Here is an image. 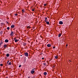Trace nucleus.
I'll list each match as a JSON object with an SVG mask.
<instances>
[{
	"label": "nucleus",
	"instance_id": "f257e3e1",
	"mask_svg": "<svg viewBox=\"0 0 78 78\" xmlns=\"http://www.w3.org/2000/svg\"><path fill=\"white\" fill-rule=\"evenodd\" d=\"M24 55L25 56H26V57H28V53L27 52H26L24 53Z\"/></svg>",
	"mask_w": 78,
	"mask_h": 78
},
{
	"label": "nucleus",
	"instance_id": "f03ea898",
	"mask_svg": "<svg viewBox=\"0 0 78 78\" xmlns=\"http://www.w3.org/2000/svg\"><path fill=\"white\" fill-rule=\"evenodd\" d=\"M30 73H31V74H33L34 73V71L33 70L31 71L30 72Z\"/></svg>",
	"mask_w": 78,
	"mask_h": 78
},
{
	"label": "nucleus",
	"instance_id": "7ed1b4c3",
	"mask_svg": "<svg viewBox=\"0 0 78 78\" xmlns=\"http://www.w3.org/2000/svg\"><path fill=\"white\" fill-rule=\"evenodd\" d=\"M59 24H60V25H62V24H63V22L61 21H59Z\"/></svg>",
	"mask_w": 78,
	"mask_h": 78
},
{
	"label": "nucleus",
	"instance_id": "20e7f679",
	"mask_svg": "<svg viewBox=\"0 0 78 78\" xmlns=\"http://www.w3.org/2000/svg\"><path fill=\"white\" fill-rule=\"evenodd\" d=\"M47 46L48 47H51V44H48L47 45Z\"/></svg>",
	"mask_w": 78,
	"mask_h": 78
},
{
	"label": "nucleus",
	"instance_id": "39448f33",
	"mask_svg": "<svg viewBox=\"0 0 78 78\" xmlns=\"http://www.w3.org/2000/svg\"><path fill=\"white\" fill-rule=\"evenodd\" d=\"M13 33H14V32H13L11 31V33L10 34V35L11 36H12V34H13Z\"/></svg>",
	"mask_w": 78,
	"mask_h": 78
},
{
	"label": "nucleus",
	"instance_id": "423d86ee",
	"mask_svg": "<svg viewBox=\"0 0 78 78\" xmlns=\"http://www.w3.org/2000/svg\"><path fill=\"white\" fill-rule=\"evenodd\" d=\"M14 27H15V26L14 25H12L11 26V28H14Z\"/></svg>",
	"mask_w": 78,
	"mask_h": 78
},
{
	"label": "nucleus",
	"instance_id": "0eeeda50",
	"mask_svg": "<svg viewBox=\"0 0 78 78\" xmlns=\"http://www.w3.org/2000/svg\"><path fill=\"white\" fill-rule=\"evenodd\" d=\"M47 73H46V72H44V75H47Z\"/></svg>",
	"mask_w": 78,
	"mask_h": 78
},
{
	"label": "nucleus",
	"instance_id": "6e6552de",
	"mask_svg": "<svg viewBox=\"0 0 78 78\" xmlns=\"http://www.w3.org/2000/svg\"><path fill=\"white\" fill-rule=\"evenodd\" d=\"M19 41V40H16L15 41V42H18Z\"/></svg>",
	"mask_w": 78,
	"mask_h": 78
},
{
	"label": "nucleus",
	"instance_id": "1a4fd4ad",
	"mask_svg": "<svg viewBox=\"0 0 78 78\" xmlns=\"http://www.w3.org/2000/svg\"><path fill=\"white\" fill-rule=\"evenodd\" d=\"M7 47V45L6 44H5L4 45V48H6Z\"/></svg>",
	"mask_w": 78,
	"mask_h": 78
},
{
	"label": "nucleus",
	"instance_id": "9d476101",
	"mask_svg": "<svg viewBox=\"0 0 78 78\" xmlns=\"http://www.w3.org/2000/svg\"><path fill=\"white\" fill-rule=\"evenodd\" d=\"M9 54H7L6 55V56L7 57H9Z\"/></svg>",
	"mask_w": 78,
	"mask_h": 78
},
{
	"label": "nucleus",
	"instance_id": "9b49d317",
	"mask_svg": "<svg viewBox=\"0 0 78 78\" xmlns=\"http://www.w3.org/2000/svg\"><path fill=\"white\" fill-rule=\"evenodd\" d=\"M46 23L47 25H49L50 23L48 21H46Z\"/></svg>",
	"mask_w": 78,
	"mask_h": 78
},
{
	"label": "nucleus",
	"instance_id": "f8f14e48",
	"mask_svg": "<svg viewBox=\"0 0 78 78\" xmlns=\"http://www.w3.org/2000/svg\"><path fill=\"white\" fill-rule=\"evenodd\" d=\"M61 34L60 33L58 34V37H61Z\"/></svg>",
	"mask_w": 78,
	"mask_h": 78
},
{
	"label": "nucleus",
	"instance_id": "ddd939ff",
	"mask_svg": "<svg viewBox=\"0 0 78 78\" xmlns=\"http://www.w3.org/2000/svg\"><path fill=\"white\" fill-rule=\"evenodd\" d=\"M9 41L8 39H6L5 40V42H8Z\"/></svg>",
	"mask_w": 78,
	"mask_h": 78
},
{
	"label": "nucleus",
	"instance_id": "4468645a",
	"mask_svg": "<svg viewBox=\"0 0 78 78\" xmlns=\"http://www.w3.org/2000/svg\"><path fill=\"white\" fill-rule=\"evenodd\" d=\"M47 18L45 17V22H47Z\"/></svg>",
	"mask_w": 78,
	"mask_h": 78
},
{
	"label": "nucleus",
	"instance_id": "2eb2a0df",
	"mask_svg": "<svg viewBox=\"0 0 78 78\" xmlns=\"http://www.w3.org/2000/svg\"><path fill=\"white\" fill-rule=\"evenodd\" d=\"M26 45H27V43H24L23 44V45L24 46H26Z\"/></svg>",
	"mask_w": 78,
	"mask_h": 78
},
{
	"label": "nucleus",
	"instance_id": "dca6fc26",
	"mask_svg": "<svg viewBox=\"0 0 78 78\" xmlns=\"http://www.w3.org/2000/svg\"><path fill=\"white\" fill-rule=\"evenodd\" d=\"M3 44V42H2L0 44V47L2 46V44Z\"/></svg>",
	"mask_w": 78,
	"mask_h": 78
},
{
	"label": "nucleus",
	"instance_id": "f3484780",
	"mask_svg": "<svg viewBox=\"0 0 78 78\" xmlns=\"http://www.w3.org/2000/svg\"><path fill=\"white\" fill-rule=\"evenodd\" d=\"M58 58V56H55V59H57Z\"/></svg>",
	"mask_w": 78,
	"mask_h": 78
},
{
	"label": "nucleus",
	"instance_id": "a211bd4d",
	"mask_svg": "<svg viewBox=\"0 0 78 78\" xmlns=\"http://www.w3.org/2000/svg\"><path fill=\"white\" fill-rule=\"evenodd\" d=\"M11 65V62H9L8 64V65Z\"/></svg>",
	"mask_w": 78,
	"mask_h": 78
},
{
	"label": "nucleus",
	"instance_id": "6ab92c4d",
	"mask_svg": "<svg viewBox=\"0 0 78 78\" xmlns=\"http://www.w3.org/2000/svg\"><path fill=\"white\" fill-rule=\"evenodd\" d=\"M43 64L44 66H46V63H43Z\"/></svg>",
	"mask_w": 78,
	"mask_h": 78
},
{
	"label": "nucleus",
	"instance_id": "aec40b11",
	"mask_svg": "<svg viewBox=\"0 0 78 78\" xmlns=\"http://www.w3.org/2000/svg\"><path fill=\"white\" fill-rule=\"evenodd\" d=\"M22 12H25V11H24V10L23 9L22 10Z\"/></svg>",
	"mask_w": 78,
	"mask_h": 78
},
{
	"label": "nucleus",
	"instance_id": "412c9836",
	"mask_svg": "<svg viewBox=\"0 0 78 78\" xmlns=\"http://www.w3.org/2000/svg\"><path fill=\"white\" fill-rule=\"evenodd\" d=\"M27 28H30V26H28V27H27Z\"/></svg>",
	"mask_w": 78,
	"mask_h": 78
},
{
	"label": "nucleus",
	"instance_id": "4be33fe9",
	"mask_svg": "<svg viewBox=\"0 0 78 78\" xmlns=\"http://www.w3.org/2000/svg\"><path fill=\"white\" fill-rule=\"evenodd\" d=\"M21 65H20L19 66V68L21 67Z\"/></svg>",
	"mask_w": 78,
	"mask_h": 78
},
{
	"label": "nucleus",
	"instance_id": "5701e85b",
	"mask_svg": "<svg viewBox=\"0 0 78 78\" xmlns=\"http://www.w3.org/2000/svg\"><path fill=\"white\" fill-rule=\"evenodd\" d=\"M0 66H3V64H1Z\"/></svg>",
	"mask_w": 78,
	"mask_h": 78
},
{
	"label": "nucleus",
	"instance_id": "b1692460",
	"mask_svg": "<svg viewBox=\"0 0 78 78\" xmlns=\"http://www.w3.org/2000/svg\"><path fill=\"white\" fill-rule=\"evenodd\" d=\"M46 5H47V4H44V6H46Z\"/></svg>",
	"mask_w": 78,
	"mask_h": 78
},
{
	"label": "nucleus",
	"instance_id": "393cba45",
	"mask_svg": "<svg viewBox=\"0 0 78 78\" xmlns=\"http://www.w3.org/2000/svg\"><path fill=\"white\" fill-rule=\"evenodd\" d=\"M7 29L8 30H9V27H8L7 28Z\"/></svg>",
	"mask_w": 78,
	"mask_h": 78
},
{
	"label": "nucleus",
	"instance_id": "a878e982",
	"mask_svg": "<svg viewBox=\"0 0 78 78\" xmlns=\"http://www.w3.org/2000/svg\"><path fill=\"white\" fill-rule=\"evenodd\" d=\"M18 15V14H15V16H17Z\"/></svg>",
	"mask_w": 78,
	"mask_h": 78
},
{
	"label": "nucleus",
	"instance_id": "bb28decb",
	"mask_svg": "<svg viewBox=\"0 0 78 78\" xmlns=\"http://www.w3.org/2000/svg\"><path fill=\"white\" fill-rule=\"evenodd\" d=\"M32 11H34V9H32Z\"/></svg>",
	"mask_w": 78,
	"mask_h": 78
},
{
	"label": "nucleus",
	"instance_id": "cd10ccee",
	"mask_svg": "<svg viewBox=\"0 0 78 78\" xmlns=\"http://www.w3.org/2000/svg\"><path fill=\"white\" fill-rule=\"evenodd\" d=\"M14 40H15H15H16V37L14 38Z\"/></svg>",
	"mask_w": 78,
	"mask_h": 78
},
{
	"label": "nucleus",
	"instance_id": "c85d7f7f",
	"mask_svg": "<svg viewBox=\"0 0 78 78\" xmlns=\"http://www.w3.org/2000/svg\"><path fill=\"white\" fill-rule=\"evenodd\" d=\"M42 59H44V58H42Z\"/></svg>",
	"mask_w": 78,
	"mask_h": 78
},
{
	"label": "nucleus",
	"instance_id": "c756f323",
	"mask_svg": "<svg viewBox=\"0 0 78 78\" xmlns=\"http://www.w3.org/2000/svg\"><path fill=\"white\" fill-rule=\"evenodd\" d=\"M35 69V68L33 69H32V70H34Z\"/></svg>",
	"mask_w": 78,
	"mask_h": 78
},
{
	"label": "nucleus",
	"instance_id": "7c9ffc66",
	"mask_svg": "<svg viewBox=\"0 0 78 78\" xmlns=\"http://www.w3.org/2000/svg\"><path fill=\"white\" fill-rule=\"evenodd\" d=\"M53 48H55V47H53Z\"/></svg>",
	"mask_w": 78,
	"mask_h": 78
},
{
	"label": "nucleus",
	"instance_id": "2f4dec72",
	"mask_svg": "<svg viewBox=\"0 0 78 78\" xmlns=\"http://www.w3.org/2000/svg\"><path fill=\"white\" fill-rule=\"evenodd\" d=\"M9 62V61H8V62H7V64H8V63Z\"/></svg>",
	"mask_w": 78,
	"mask_h": 78
},
{
	"label": "nucleus",
	"instance_id": "473e14b6",
	"mask_svg": "<svg viewBox=\"0 0 78 78\" xmlns=\"http://www.w3.org/2000/svg\"><path fill=\"white\" fill-rule=\"evenodd\" d=\"M67 46H68V45L67 44L66 45V47H67Z\"/></svg>",
	"mask_w": 78,
	"mask_h": 78
},
{
	"label": "nucleus",
	"instance_id": "72a5a7b5",
	"mask_svg": "<svg viewBox=\"0 0 78 78\" xmlns=\"http://www.w3.org/2000/svg\"><path fill=\"white\" fill-rule=\"evenodd\" d=\"M5 78H8V77H6Z\"/></svg>",
	"mask_w": 78,
	"mask_h": 78
},
{
	"label": "nucleus",
	"instance_id": "f704fd0d",
	"mask_svg": "<svg viewBox=\"0 0 78 78\" xmlns=\"http://www.w3.org/2000/svg\"><path fill=\"white\" fill-rule=\"evenodd\" d=\"M69 61H70V62H71V61H70V60H69Z\"/></svg>",
	"mask_w": 78,
	"mask_h": 78
},
{
	"label": "nucleus",
	"instance_id": "c9c22d12",
	"mask_svg": "<svg viewBox=\"0 0 78 78\" xmlns=\"http://www.w3.org/2000/svg\"><path fill=\"white\" fill-rule=\"evenodd\" d=\"M28 78H30V77H28Z\"/></svg>",
	"mask_w": 78,
	"mask_h": 78
},
{
	"label": "nucleus",
	"instance_id": "e433bc0d",
	"mask_svg": "<svg viewBox=\"0 0 78 78\" xmlns=\"http://www.w3.org/2000/svg\"><path fill=\"white\" fill-rule=\"evenodd\" d=\"M32 78H34V77H32Z\"/></svg>",
	"mask_w": 78,
	"mask_h": 78
},
{
	"label": "nucleus",
	"instance_id": "4c0bfd02",
	"mask_svg": "<svg viewBox=\"0 0 78 78\" xmlns=\"http://www.w3.org/2000/svg\"><path fill=\"white\" fill-rule=\"evenodd\" d=\"M22 56V55H21V56Z\"/></svg>",
	"mask_w": 78,
	"mask_h": 78
},
{
	"label": "nucleus",
	"instance_id": "58836bf2",
	"mask_svg": "<svg viewBox=\"0 0 78 78\" xmlns=\"http://www.w3.org/2000/svg\"><path fill=\"white\" fill-rule=\"evenodd\" d=\"M51 60H50V61H51Z\"/></svg>",
	"mask_w": 78,
	"mask_h": 78
}]
</instances>
